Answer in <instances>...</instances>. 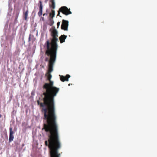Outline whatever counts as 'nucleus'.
<instances>
[{"label":"nucleus","mask_w":157,"mask_h":157,"mask_svg":"<svg viewBox=\"0 0 157 157\" xmlns=\"http://www.w3.org/2000/svg\"><path fill=\"white\" fill-rule=\"evenodd\" d=\"M59 90L55 86L50 88V153H58L61 147L54 101Z\"/></svg>","instance_id":"1"},{"label":"nucleus","mask_w":157,"mask_h":157,"mask_svg":"<svg viewBox=\"0 0 157 157\" xmlns=\"http://www.w3.org/2000/svg\"><path fill=\"white\" fill-rule=\"evenodd\" d=\"M45 91L43 93L44 103H41L40 106L43 107L42 112L44 113V127L42 129V134L44 137L46 135L48 137V141H45V144L49 149V83H45L43 86Z\"/></svg>","instance_id":"2"},{"label":"nucleus","mask_w":157,"mask_h":157,"mask_svg":"<svg viewBox=\"0 0 157 157\" xmlns=\"http://www.w3.org/2000/svg\"><path fill=\"white\" fill-rule=\"evenodd\" d=\"M52 37L50 42V72L52 71V67L53 63L56 61V52L58 45L57 42L58 40V32L54 26L50 29Z\"/></svg>","instance_id":"3"},{"label":"nucleus","mask_w":157,"mask_h":157,"mask_svg":"<svg viewBox=\"0 0 157 157\" xmlns=\"http://www.w3.org/2000/svg\"><path fill=\"white\" fill-rule=\"evenodd\" d=\"M44 49L45 52V61L48 62V70L45 76L46 80L49 81V40H48L44 45Z\"/></svg>","instance_id":"4"},{"label":"nucleus","mask_w":157,"mask_h":157,"mask_svg":"<svg viewBox=\"0 0 157 157\" xmlns=\"http://www.w3.org/2000/svg\"><path fill=\"white\" fill-rule=\"evenodd\" d=\"M60 12L62 13L63 14L66 15H67L72 13L70 11V9H68L65 6H62L59 9V10L58 12L57 16L59 15Z\"/></svg>","instance_id":"5"},{"label":"nucleus","mask_w":157,"mask_h":157,"mask_svg":"<svg viewBox=\"0 0 157 157\" xmlns=\"http://www.w3.org/2000/svg\"><path fill=\"white\" fill-rule=\"evenodd\" d=\"M68 21L65 20H63L62 23L61 25V29L65 31L68 30Z\"/></svg>","instance_id":"6"},{"label":"nucleus","mask_w":157,"mask_h":157,"mask_svg":"<svg viewBox=\"0 0 157 157\" xmlns=\"http://www.w3.org/2000/svg\"><path fill=\"white\" fill-rule=\"evenodd\" d=\"M59 76L60 77V80L63 82L65 81H68V78L70 77V76L68 74L67 75L65 76L63 75L60 76V75Z\"/></svg>","instance_id":"7"},{"label":"nucleus","mask_w":157,"mask_h":157,"mask_svg":"<svg viewBox=\"0 0 157 157\" xmlns=\"http://www.w3.org/2000/svg\"><path fill=\"white\" fill-rule=\"evenodd\" d=\"M35 40L36 38L34 37V36L33 35H31L30 34L29 36L28 40V42H29V45L31 44L30 42H32V43H33L35 41Z\"/></svg>","instance_id":"8"},{"label":"nucleus","mask_w":157,"mask_h":157,"mask_svg":"<svg viewBox=\"0 0 157 157\" xmlns=\"http://www.w3.org/2000/svg\"><path fill=\"white\" fill-rule=\"evenodd\" d=\"M39 2L40 5L39 6V11L38 13V15L39 17H40L42 15V14L43 6L42 2L41 1H40Z\"/></svg>","instance_id":"9"},{"label":"nucleus","mask_w":157,"mask_h":157,"mask_svg":"<svg viewBox=\"0 0 157 157\" xmlns=\"http://www.w3.org/2000/svg\"><path fill=\"white\" fill-rule=\"evenodd\" d=\"M67 36L64 35H61L59 37V39L61 43H62L65 41V39L67 38Z\"/></svg>","instance_id":"10"},{"label":"nucleus","mask_w":157,"mask_h":157,"mask_svg":"<svg viewBox=\"0 0 157 157\" xmlns=\"http://www.w3.org/2000/svg\"><path fill=\"white\" fill-rule=\"evenodd\" d=\"M50 2H51L52 3L51 5H50V7L52 8L53 9H54L55 7L54 0H50Z\"/></svg>","instance_id":"11"},{"label":"nucleus","mask_w":157,"mask_h":157,"mask_svg":"<svg viewBox=\"0 0 157 157\" xmlns=\"http://www.w3.org/2000/svg\"><path fill=\"white\" fill-rule=\"evenodd\" d=\"M49 25V24L48 23H44L43 26V29L44 31L46 32L47 30V26Z\"/></svg>","instance_id":"12"},{"label":"nucleus","mask_w":157,"mask_h":157,"mask_svg":"<svg viewBox=\"0 0 157 157\" xmlns=\"http://www.w3.org/2000/svg\"><path fill=\"white\" fill-rule=\"evenodd\" d=\"M14 138L13 135H9V142L10 143L13 140Z\"/></svg>","instance_id":"13"},{"label":"nucleus","mask_w":157,"mask_h":157,"mask_svg":"<svg viewBox=\"0 0 157 157\" xmlns=\"http://www.w3.org/2000/svg\"><path fill=\"white\" fill-rule=\"evenodd\" d=\"M55 15V11L54 10H52V12L50 13V17H54Z\"/></svg>","instance_id":"14"},{"label":"nucleus","mask_w":157,"mask_h":157,"mask_svg":"<svg viewBox=\"0 0 157 157\" xmlns=\"http://www.w3.org/2000/svg\"><path fill=\"white\" fill-rule=\"evenodd\" d=\"M28 10L27 9L25 13V19L26 20L28 17Z\"/></svg>","instance_id":"15"},{"label":"nucleus","mask_w":157,"mask_h":157,"mask_svg":"<svg viewBox=\"0 0 157 157\" xmlns=\"http://www.w3.org/2000/svg\"><path fill=\"white\" fill-rule=\"evenodd\" d=\"M10 130V135H13L14 133L13 131L12 130V128L11 127L9 128Z\"/></svg>","instance_id":"16"},{"label":"nucleus","mask_w":157,"mask_h":157,"mask_svg":"<svg viewBox=\"0 0 157 157\" xmlns=\"http://www.w3.org/2000/svg\"><path fill=\"white\" fill-rule=\"evenodd\" d=\"M53 82L50 80V88H52L53 87Z\"/></svg>","instance_id":"17"},{"label":"nucleus","mask_w":157,"mask_h":157,"mask_svg":"<svg viewBox=\"0 0 157 157\" xmlns=\"http://www.w3.org/2000/svg\"><path fill=\"white\" fill-rule=\"evenodd\" d=\"M55 61L53 63V64L52 65V71H51L50 72V80H51V79L52 77V75L50 74V73L52 72V71H53V66H54V63L55 62Z\"/></svg>","instance_id":"18"},{"label":"nucleus","mask_w":157,"mask_h":157,"mask_svg":"<svg viewBox=\"0 0 157 157\" xmlns=\"http://www.w3.org/2000/svg\"><path fill=\"white\" fill-rule=\"evenodd\" d=\"M19 13V11H18L16 12V13L15 15V18H16V19L18 18Z\"/></svg>","instance_id":"19"},{"label":"nucleus","mask_w":157,"mask_h":157,"mask_svg":"<svg viewBox=\"0 0 157 157\" xmlns=\"http://www.w3.org/2000/svg\"><path fill=\"white\" fill-rule=\"evenodd\" d=\"M50 25H52L54 23V21L52 19H50Z\"/></svg>","instance_id":"20"},{"label":"nucleus","mask_w":157,"mask_h":157,"mask_svg":"<svg viewBox=\"0 0 157 157\" xmlns=\"http://www.w3.org/2000/svg\"><path fill=\"white\" fill-rule=\"evenodd\" d=\"M17 19H16V18H15V19L14 21V24H16L17 22Z\"/></svg>","instance_id":"21"},{"label":"nucleus","mask_w":157,"mask_h":157,"mask_svg":"<svg viewBox=\"0 0 157 157\" xmlns=\"http://www.w3.org/2000/svg\"><path fill=\"white\" fill-rule=\"evenodd\" d=\"M60 22H58L57 23V28H58L59 27V26L60 25Z\"/></svg>","instance_id":"22"},{"label":"nucleus","mask_w":157,"mask_h":157,"mask_svg":"<svg viewBox=\"0 0 157 157\" xmlns=\"http://www.w3.org/2000/svg\"><path fill=\"white\" fill-rule=\"evenodd\" d=\"M31 94L33 96L34 95V92H33V91H32L31 93Z\"/></svg>","instance_id":"23"},{"label":"nucleus","mask_w":157,"mask_h":157,"mask_svg":"<svg viewBox=\"0 0 157 157\" xmlns=\"http://www.w3.org/2000/svg\"><path fill=\"white\" fill-rule=\"evenodd\" d=\"M33 48H35L36 47V44H34V45H33Z\"/></svg>","instance_id":"24"},{"label":"nucleus","mask_w":157,"mask_h":157,"mask_svg":"<svg viewBox=\"0 0 157 157\" xmlns=\"http://www.w3.org/2000/svg\"><path fill=\"white\" fill-rule=\"evenodd\" d=\"M37 102L38 105H39L40 104V103L39 101V100H38L37 101Z\"/></svg>","instance_id":"25"},{"label":"nucleus","mask_w":157,"mask_h":157,"mask_svg":"<svg viewBox=\"0 0 157 157\" xmlns=\"http://www.w3.org/2000/svg\"><path fill=\"white\" fill-rule=\"evenodd\" d=\"M42 18L43 21L44 20V17H42Z\"/></svg>","instance_id":"26"},{"label":"nucleus","mask_w":157,"mask_h":157,"mask_svg":"<svg viewBox=\"0 0 157 157\" xmlns=\"http://www.w3.org/2000/svg\"><path fill=\"white\" fill-rule=\"evenodd\" d=\"M47 15V14H46V13H44V14H43V16H44V15Z\"/></svg>","instance_id":"27"},{"label":"nucleus","mask_w":157,"mask_h":157,"mask_svg":"<svg viewBox=\"0 0 157 157\" xmlns=\"http://www.w3.org/2000/svg\"><path fill=\"white\" fill-rule=\"evenodd\" d=\"M2 117V115L0 114V118Z\"/></svg>","instance_id":"28"},{"label":"nucleus","mask_w":157,"mask_h":157,"mask_svg":"<svg viewBox=\"0 0 157 157\" xmlns=\"http://www.w3.org/2000/svg\"><path fill=\"white\" fill-rule=\"evenodd\" d=\"M70 85H71V84H68V86H70Z\"/></svg>","instance_id":"29"},{"label":"nucleus","mask_w":157,"mask_h":157,"mask_svg":"<svg viewBox=\"0 0 157 157\" xmlns=\"http://www.w3.org/2000/svg\"><path fill=\"white\" fill-rule=\"evenodd\" d=\"M47 33H46V36H47Z\"/></svg>","instance_id":"30"}]
</instances>
